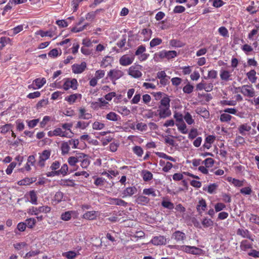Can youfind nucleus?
<instances>
[{
	"label": "nucleus",
	"mask_w": 259,
	"mask_h": 259,
	"mask_svg": "<svg viewBox=\"0 0 259 259\" xmlns=\"http://www.w3.org/2000/svg\"><path fill=\"white\" fill-rule=\"evenodd\" d=\"M181 124H177L178 128L182 134H186L188 132L187 126L184 122H181Z\"/></svg>",
	"instance_id": "nucleus-43"
},
{
	"label": "nucleus",
	"mask_w": 259,
	"mask_h": 259,
	"mask_svg": "<svg viewBox=\"0 0 259 259\" xmlns=\"http://www.w3.org/2000/svg\"><path fill=\"white\" fill-rule=\"evenodd\" d=\"M79 111V118L83 119H89L92 118V115L89 113H85V110L84 108H80Z\"/></svg>",
	"instance_id": "nucleus-18"
},
{
	"label": "nucleus",
	"mask_w": 259,
	"mask_h": 259,
	"mask_svg": "<svg viewBox=\"0 0 259 259\" xmlns=\"http://www.w3.org/2000/svg\"><path fill=\"white\" fill-rule=\"evenodd\" d=\"M162 42V39L159 38H155L152 39L150 42L151 47H154L160 45Z\"/></svg>",
	"instance_id": "nucleus-53"
},
{
	"label": "nucleus",
	"mask_w": 259,
	"mask_h": 259,
	"mask_svg": "<svg viewBox=\"0 0 259 259\" xmlns=\"http://www.w3.org/2000/svg\"><path fill=\"white\" fill-rule=\"evenodd\" d=\"M29 196L30 198V202L33 204H37V197L36 192L34 190L30 191L29 192Z\"/></svg>",
	"instance_id": "nucleus-34"
},
{
	"label": "nucleus",
	"mask_w": 259,
	"mask_h": 259,
	"mask_svg": "<svg viewBox=\"0 0 259 259\" xmlns=\"http://www.w3.org/2000/svg\"><path fill=\"white\" fill-rule=\"evenodd\" d=\"M170 45L174 47L180 48L184 46L183 44L179 40L172 39L169 42Z\"/></svg>",
	"instance_id": "nucleus-48"
},
{
	"label": "nucleus",
	"mask_w": 259,
	"mask_h": 259,
	"mask_svg": "<svg viewBox=\"0 0 259 259\" xmlns=\"http://www.w3.org/2000/svg\"><path fill=\"white\" fill-rule=\"evenodd\" d=\"M73 213L72 211H67L61 214V219L65 221H68L71 218V214Z\"/></svg>",
	"instance_id": "nucleus-36"
},
{
	"label": "nucleus",
	"mask_w": 259,
	"mask_h": 259,
	"mask_svg": "<svg viewBox=\"0 0 259 259\" xmlns=\"http://www.w3.org/2000/svg\"><path fill=\"white\" fill-rule=\"evenodd\" d=\"M171 238L175 239L177 242H183L186 238V235L183 232L176 231L172 233Z\"/></svg>",
	"instance_id": "nucleus-10"
},
{
	"label": "nucleus",
	"mask_w": 259,
	"mask_h": 259,
	"mask_svg": "<svg viewBox=\"0 0 259 259\" xmlns=\"http://www.w3.org/2000/svg\"><path fill=\"white\" fill-rule=\"evenodd\" d=\"M203 163L206 167H210L213 165L214 160L211 158H207L203 161Z\"/></svg>",
	"instance_id": "nucleus-60"
},
{
	"label": "nucleus",
	"mask_w": 259,
	"mask_h": 259,
	"mask_svg": "<svg viewBox=\"0 0 259 259\" xmlns=\"http://www.w3.org/2000/svg\"><path fill=\"white\" fill-rule=\"evenodd\" d=\"M62 255L68 259H73L76 256V253L74 251H70L63 253Z\"/></svg>",
	"instance_id": "nucleus-54"
},
{
	"label": "nucleus",
	"mask_w": 259,
	"mask_h": 259,
	"mask_svg": "<svg viewBox=\"0 0 259 259\" xmlns=\"http://www.w3.org/2000/svg\"><path fill=\"white\" fill-rule=\"evenodd\" d=\"M63 88L64 90L67 91L69 89L76 90L77 88V81L75 78L70 79L66 78L63 85Z\"/></svg>",
	"instance_id": "nucleus-2"
},
{
	"label": "nucleus",
	"mask_w": 259,
	"mask_h": 259,
	"mask_svg": "<svg viewBox=\"0 0 259 259\" xmlns=\"http://www.w3.org/2000/svg\"><path fill=\"white\" fill-rule=\"evenodd\" d=\"M228 181L231 182L236 187H241L244 185V181H240L232 178H229Z\"/></svg>",
	"instance_id": "nucleus-31"
},
{
	"label": "nucleus",
	"mask_w": 259,
	"mask_h": 259,
	"mask_svg": "<svg viewBox=\"0 0 259 259\" xmlns=\"http://www.w3.org/2000/svg\"><path fill=\"white\" fill-rule=\"evenodd\" d=\"M16 166V163L15 162H11L9 166H8L7 169L6 170V172L7 175H10L12 174L13 169Z\"/></svg>",
	"instance_id": "nucleus-59"
},
{
	"label": "nucleus",
	"mask_w": 259,
	"mask_h": 259,
	"mask_svg": "<svg viewBox=\"0 0 259 259\" xmlns=\"http://www.w3.org/2000/svg\"><path fill=\"white\" fill-rule=\"evenodd\" d=\"M76 157L77 159L78 162H82L84 159H86L89 156L82 153H77L76 154Z\"/></svg>",
	"instance_id": "nucleus-49"
},
{
	"label": "nucleus",
	"mask_w": 259,
	"mask_h": 259,
	"mask_svg": "<svg viewBox=\"0 0 259 259\" xmlns=\"http://www.w3.org/2000/svg\"><path fill=\"white\" fill-rule=\"evenodd\" d=\"M35 219L33 218H29L25 221V223L26 224V226H27L29 228H32L34 226L36 223Z\"/></svg>",
	"instance_id": "nucleus-51"
},
{
	"label": "nucleus",
	"mask_w": 259,
	"mask_h": 259,
	"mask_svg": "<svg viewBox=\"0 0 259 259\" xmlns=\"http://www.w3.org/2000/svg\"><path fill=\"white\" fill-rule=\"evenodd\" d=\"M106 180L103 178H98L95 181L94 184L97 186H103L106 183Z\"/></svg>",
	"instance_id": "nucleus-57"
},
{
	"label": "nucleus",
	"mask_w": 259,
	"mask_h": 259,
	"mask_svg": "<svg viewBox=\"0 0 259 259\" xmlns=\"http://www.w3.org/2000/svg\"><path fill=\"white\" fill-rule=\"evenodd\" d=\"M136 128L138 130L142 132V131H145L147 130V126L145 123L140 122V123H138L136 125Z\"/></svg>",
	"instance_id": "nucleus-64"
},
{
	"label": "nucleus",
	"mask_w": 259,
	"mask_h": 259,
	"mask_svg": "<svg viewBox=\"0 0 259 259\" xmlns=\"http://www.w3.org/2000/svg\"><path fill=\"white\" fill-rule=\"evenodd\" d=\"M240 248L242 250H245L247 249L252 248V244L248 242L246 240H244L241 241L240 244Z\"/></svg>",
	"instance_id": "nucleus-38"
},
{
	"label": "nucleus",
	"mask_w": 259,
	"mask_h": 259,
	"mask_svg": "<svg viewBox=\"0 0 259 259\" xmlns=\"http://www.w3.org/2000/svg\"><path fill=\"white\" fill-rule=\"evenodd\" d=\"M64 194L61 191L57 192L54 196V200L58 203L60 202L63 198Z\"/></svg>",
	"instance_id": "nucleus-50"
},
{
	"label": "nucleus",
	"mask_w": 259,
	"mask_h": 259,
	"mask_svg": "<svg viewBox=\"0 0 259 259\" xmlns=\"http://www.w3.org/2000/svg\"><path fill=\"white\" fill-rule=\"evenodd\" d=\"M133 150L138 157H141L143 154V150L140 146H136L134 147Z\"/></svg>",
	"instance_id": "nucleus-41"
},
{
	"label": "nucleus",
	"mask_w": 259,
	"mask_h": 259,
	"mask_svg": "<svg viewBox=\"0 0 259 259\" xmlns=\"http://www.w3.org/2000/svg\"><path fill=\"white\" fill-rule=\"evenodd\" d=\"M128 74L134 78H139L142 76V73L139 70L138 66H132L128 69Z\"/></svg>",
	"instance_id": "nucleus-9"
},
{
	"label": "nucleus",
	"mask_w": 259,
	"mask_h": 259,
	"mask_svg": "<svg viewBox=\"0 0 259 259\" xmlns=\"http://www.w3.org/2000/svg\"><path fill=\"white\" fill-rule=\"evenodd\" d=\"M61 149L62 155H64L68 153L70 147L68 142H64L61 144Z\"/></svg>",
	"instance_id": "nucleus-27"
},
{
	"label": "nucleus",
	"mask_w": 259,
	"mask_h": 259,
	"mask_svg": "<svg viewBox=\"0 0 259 259\" xmlns=\"http://www.w3.org/2000/svg\"><path fill=\"white\" fill-rule=\"evenodd\" d=\"M54 31L51 28L50 30L44 31L42 30H39L36 32L37 35H40L41 37L49 36L53 37L54 35Z\"/></svg>",
	"instance_id": "nucleus-23"
},
{
	"label": "nucleus",
	"mask_w": 259,
	"mask_h": 259,
	"mask_svg": "<svg viewBox=\"0 0 259 259\" xmlns=\"http://www.w3.org/2000/svg\"><path fill=\"white\" fill-rule=\"evenodd\" d=\"M53 135L55 136H60L62 137H69L67 136V133L63 131L61 128H56L53 131Z\"/></svg>",
	"instance_id": "nucleus-21"
},
{
	"label": "nucleus",
	"mask_w": 259,
	"mask_h": 259,
	"mask_svg": "<svg viewBox=\"0 0 259 259\" xmlns=\"http://www.w3.org/2000/svg\"><path fill=\"white\" fill-rule=\"evenodd\" d=\"M123 75V72L119 70H111L108 73V76L112 80L119 79Z\"/></svg>",
	"instance_id": "nucleus-13"
},
{
	"label": "nucleus",
	"mask_w": 259,
	"mask_h": 259,
	"mask_svg": "<svg viewBox=\"0 0 259 259\" xmlns=\"http://www.w3.org/2000/svg\"><path fill=\"white\" fill-rule=\"evenodd\" d=\"M158 55L160 58H165L167 59H170L176 57L177 56V53L175 51L163 50L160 52Z\"/></svg>",
	"instance_id": "nucleus-5"
},
{
	"label": "nucleus",
	"mask_w": 259,
	"mask_h": 259,
	"mask_svg": "<svg viewBox=\"0 0 259 259\" xmlns=\"http://www.w3.org/2000/svg\"><path fill=\"white\" fill-rule=\"evenodd\" d=\"M160 118H166L170 116L171 112L169 107H158L157 109Z\"/></svg>",
	"instance_id": "nucleus-7"
},
{
	"label": "nucleus",
	"mask_w": 259,
	"mask_h": 259,
	"mask_svg": "<svg viewBox=\"0 0 259 259\" xmlns=\"http://www.w3.org/2000/svg\"><path fill=\"white\" fill-rule=\"evenodd\" d=\"M154 245H165L166 243V239L163 236H157L154 237L150 241Z\"/></svg>",
	"instance_id": "nucleus-11"
},
{
	"label": "nucleus",
	"mask_w": 259,
	"mask_h": 259,
	"mask_svg": "<svg viewBox=\"0 0 259 259\" xmlns=\"http://www.w3.org/2000/svg\"><path fill=\"white\" fill-rule=\"evenodd\" d=\"M96 15V12H91L86 15L85 19L88 21H92L95 19Z\"/></svg>",
	"instance_id": "nucleus-62"
},
{
	"label": "nucleus",
	"mask_w": 259,
	"mask_h": 259,
	"mask_svg": "<svg viewBox=\"0 0 259 259\" xmlns=\"http://www.w3.org/2000/svg\"><path fill=\"white\" fill-rule=\"evenodd\" d=\"M109 200L110 204L125 206L127 204V202L124 200L119 198H109Z\"/></svg>",
	"instance_id": "nucleus-17"
},
{
	"label": "nucleus",
	"mask_w": 259,
	"mask_h": 259,
	"mask_svg": "<svg viewBox=\"0 0 259 259\" xmlns=\"http://www.w3.org/2000/svg\"><path fill=\"white\" fill-rule=\"evenodd\" d=\"M218 76V72L215 70H211L208 71L207 78L209 79H215Z\"/></svg>",
	"instance_id": "nucleus-58"
},
{
	"label": "nucleus",
	"mask_w": 259,
	"mask_h": 259,
	"mask_svg": "<svg viewBox=\"0 0 259 259\" xmlns=\"http://www.w3.org/2000/svg\"><path fill=\"white\" fill-rule=\"evenodd\" d=\"M89 125V122L87 123L84 121H79L77 122L75 127L77 128H81V129H85L87 127H88Z\"/></svg>",
	"instance_id": "nucleus-56"
},
{
	"label": "nucleus",
	"mask_w": 259,
	"mask_h": 259,
	"mask_svg": "<svg viewBox=\"0 0 259 259\" xmlns=\"http://www.w3.org/2000/svg\"><path fill=\"white\" fill-rule=\"evenodd\" d=\"M150 199L147 197L140 195L137 199V202L138 204H147L149 202Z\"/></svg>",
	"instance_id": "nucleus-33"
},
{
	"label": "nucleus",
	"mask_w": 259,
	"mask_h": 259,
	"mask_svg": "<svg viewBox=\"0 0 259 259\" xmlns=\"http://www.w3.org/2000/svg\"><path fill=\"white\" fill-rule=\"evenodd\" d=\"M200 207L202 210H205L206 208V202L203 199L200 200L199 201L198 204L197 205V211H199L200 213H201V212L200 211Z\"/></svg>",
	"instance_id": "nucleus-35"
},
{
	"label": "nucleus",
	"mask_w": 259,
	"mask_h": 259,
	"mask_svg": "<svg viewBox=\"0 0 259 259\" xmlns=\"http://www.w3.org/2000/svg\"><path fill=\"white\" fill-rule=\"evenodd\" d=\"M194 87L189 83L186 84L183 89V91L185 93L190 94L193 91Z\"/></svg>",
	"instance_id": "nucleus-52"
},
{
	"label": "nucleus",
	"mask_w": 259,
	"mask_h": 259,
	"mask_svg": "<svg viewBox=\"0 0 259 259\" xmlns=\"http://www.w3.org/2000/svg\"><path fill=\"white\" fill-rule=\"evenodd\" d=\"M51 211V208L48 206H42L39 207H32L30 209L29 213L31 215H37L39 212L48 213Z\"/></svg>",
	"instance_id": "nucleus-4"
},
{
	"label": "nucleus",
	"mask_w": 259,
	"mask_h": 259,
	"mask_svg": "<svg viewBox=\"0 0 259 259\" xmlns=\"http://www.w3.org/2000/svg\"><path fill=\"white\" fill-rule=\"evenodd\" d=\"M68 165L66 164H64L60 169L57 171L56 173L57 174V175H62L63 176H65L68 171Z\"/></svg>",
	"instance_id": "nucleus-37"
},
{
	"label": "nucleus",
	"mask_w": 259,
	"mask_h": 259,
	"mask_svg": "<svg viewBox=\"0 0 259 259\" xmlns=\"http://www.w3.org/2000/svg\"><path fill=\"white\" fill-rule=\"evenodd\" d=\"M250 130L251 126L246 123L241 125L238 128L239 132L242 135H244L245 132H249Z\"/></svg>",
	"instance_id": "nucleus-29"
},
{
	"label": "nucleus",
	"mask_w": 259,
	"mask_h": 259,
	"mask_svg": "<svg viewBox=\"0 0 259 259\" xmlns=\"http://www.w3.org/2000/svg\"><path fill=\"white\" fill-rule=\"evenodd\" d=\"M231 75L230 72L228 70H221L220 71V77L222 80L228 81L230 80Z\"/></svg>",
	"instance_id": "nucleus-20"
},
{
	"label": "nucleus",
	"mask_w": 259,
	"mask_h": 259,
	"mask_svg": "<svg viewBox=\"0 0 259 259\" xmlns=\"http://www.w3.org/2000/svg\"><path fill=\"white\" fill-rule=\"evenodd\" d=\"M251 192L252 190L250 187H244L240 190V193L244 195H250Z\"/></svg>",
	"instance_id": "nucleus-63"
},
{
	"label": "nucleus",
	"mask_w": 259,
	"mask_h": 259,
	"mask_svg": "<svg viewBox=\"0 0 259 259\" xmlns=\"http://www.w3.org/2000/svg\"><path fill=\"white\" fill-rule=\"evenodd\" d=\"M202 224L205 228H207L213 225V222L210 219L204 218L202 221Z\"/></svg>",
	"instance_id": "nucleus-45"
},
{
	"label": "nucleus",
	"mask_w": 259,
	"mask_h": 259,
	"mask_svg": "<svg viewBox=\"0 0 259 259\" xmlns=\"http://www.w3.org/2000/svg\"><path fill=\"white\" fill-rule=\"evenodd\" d=\"M13 5V4L12 3V1H9L7 5L4 8L3 12H2V15L3 16L6 14V12L12 9Z\"/></svg>",
	"instance_id": "nucleus-61"
},
{
	"label": "nucleus",
	"mask_w": 259,
	"mask_h": 259,
	"mask_svg": "<svg viewBox=\"0 0 259 259\" xmlns=\"http://www.w3.org/2000/svg\"><path fill=\"white\" fill-rule=\"evenodd\" d=\"M36 178H26L18 182L19 185H28L35 182Z\"/></svg>",
	"instance_id": "nucleus-22"
},
{
	"label": "nucleus",
	"mask_w": 259,
	"mask_h": 259,
	"mask_svg": "<svg viewBox=\"0 0 259 259\" xmlns=\"http://www.w3.org/2000/svg\"><path fill=\"white\" fill-rule=\"evenodd\" d=\"M98 213V211L94 210L87 211L83 214L82 218L89 220H94L97 217Z\"/></svg>",
	"instance_id": "nucleus-16"
},
{
	"label": "nucleus",
	"mask_w": 259,
	"mask_h": 259,
	"mask_svg": "<svg viewBox=\"0 0 259 259\" xmlns=\"http://www.w3.org/2000/svg\"><path fill=\"white\" fill-rule=\"evenodd\" d=\"M184 119L188 124H192L194 123V120L192 118L191 115L189 113L187 112L184 116Z\"/></svg>",
	"instance_id": "nucleus-46"
},
{
	"label": "nucleus",
	"mask_w": 259,
	"mask_h": 259,
	"mask_svg": "<svg viewBox=\"0 0 259 259\" xmlns=\"http://www.w3.org/2000/svg\"><path fill=\"white\" fill-rule=\"evenodd\" d=\"M181 250L187 253L194 255H200L202 252V250L198 247L189 245L181 246Z\"/></svg>",
	"instance_id": "nucleus-1"
},
{
	"label": "nucleus",
	"mask_w": 259,
	"mask_h": 259,
	"mask_svg": "<svg viewBox=\"0 0 259 259\" xmlns=\"http://www.w3.org/2000/svg\"><path fill=\"white\" fill-rule=\"evenodd\" d=\"M78 97V94H72L68 97H66L65 99L66 101L69 103V104H72L74 103L76 100L77 99Z\"/></svg>",
	"instance_id": "nucleus-40"
},
{
	"label": "nucleus",
	"mask_w": 259,
	"mask_h": 259,
	"mask_svg": "<svg viewBox=\"0 0 259 259\" xmlns=\"http://www.w3.org/2000/svg\"><path fill=\"white\" fill-rule=\"evenodd\" d=\"M232 116L226 113H223L220 116V120L222 122H229L231 120Z\"/></svg>",
	"instance_id": "nucleus-47"
},
{
	"label": "nucleus",
	"mask_w": 259,
	"mask_h": 259,
	"mask_svg": "<svg viewBox=\"0 0 259 259\" xmlns=\"http://www.w3.org/2000/svg\"><path fill=\"white\" fill-rule=\"evenodd\" d=\"M256 71L254 70H251L247 73L246 75L248 79L252 82L254 83L256 80Z\"/></svg>",
	"instance_id": "nucleus-28"
},
{
	"label": "nucleus",
	"mask_w": 259,
	"mask_h": 259,
	"mask_svg": "<svg viewBox=\"0 0 259 259\" xmlns=\"http://www.w3.org/2000/svg\"><path fill=\"white\" fill-rule=\"evenodd\" d=\"M161 205L163 207L169 209H172L174 208V204L169 201H162L161 202Z\"/></svg>",
	"instance_id": "nucleus-42"
},
{
	"label": "nucleus",
	"mask_w": 259,
	"mask_h": 259,
	"mask_svg": "<svg viewBox=\"0 0 259 259\" xmlns=\"http://www.w3.org/2000/svg\"><path fill=\"white\" fill-rule=\"evenodd\" d=\"M137 189L135 187H130L125 189L122 192V198H125L126 197H131L133 194L136 193Z\"/></svg>",
	"instance_id": "nucleus-14"
},
{
	"label": "nucleus",
	"mask_w": 259,
	"mask_h": 259,
	"mask_svg": "<svg viewBox=\"0 0 259 259\" xmlns=\"http://www.w3.org/2000/svg\"><path fill=\"white\" fill-rule=\"evenodd\" d=\"M237 234L241 236L243 238H246L253 241L254 239L252 238L249 231L247 229H238L237 231Z\"/></svg>",
	"instance_id": "nucleus-15"
},
{
	"label": "nucleus",
	"mask_w": 259,
	"mask_h": 259,
	"mask_svg": "<svg viewBox=\"0 0 259 259\" xmlns=\"http://www.w3.org/2000/svg\"><path fill=\"white\" fill-rule=\"evenodd\" d=\"M156 155L158 156L159 157L163 158L165 159H167L170 160L173 162H176V160L175 158L166 155L165 153L163 152H157L155 153Z\"/></svg>",
	"instance_id": "nucleus-32"
},
{
	"label": "nucleus",
	"mask_w": 259,
	"mask_h": 259,
	"mask_svg": "<svg viewBox=\"0 0 259 259\" xmlns=\"http://www.w3.org/2000/svg\"><path fill=\"white\" fill-rule=\"evenodd\" d=\"M134 59V56L130 57L127 55H124L120 57L119 61L120 65L126 66L131 65L133 62Z\"/></svg>",
	"instance_id": "nucleus-8"
},
{
	"label": "nucleus",
	"mask_w": 259,
	"mask_h": 259,
	"mask_svg": "<svg viewBox=\"0 0 259 259\" xmlns=\"http://www.w3.org/2000/svg\"><path fill=\"white\" fill-rule=\"evenodd\" d=\"M170 99L167 95H165L160 100V104L158 107H170Z\"/></svg>",
	"instance_id": "nucleus-19"
},
{
	"label": "nucleus",
	"mask_w": 259,
	"mask_h": 259,
	"mask_svg": "<svg viewBox=\"0 0 259 259\" xmlns=\"http://www.w3.org/2000/svg\"><path fill=\"white\" fill-rule=\"evenodd\" d=\"M50 156V152L49 150H45L39 156V160L38 164L40 166L43 167L45 165V161L48 159Z\"/></svg>",
	"instance_id": "nucleus-12"
},
{
	"label": "nucleus",
	"mask_w": 259,
	"mask_h": 259,
	"mask_svg": "<svg viewBox=\"0 0 259 259\" xmlns=\"http://www.w3.org/2000/svg\"><path fill=\"white\" fill-rule=\"evenodd\" d=\"M143 193L145 195H151L153 197H156L157 196L155 190L152 188L148 189H144L143 190Z\"/></svg>",
	"instance_id": "nucleus-39"
},
{
	"label": "nucleus",
	"mask_w": 259,
	"mask_h": 259,
	"mask_svg": "<svg viewBox=\"0 0 259 259\" xmlns=\"http://www.w3.org/2000/svg\"><path fill=\"white\" fill-rule=\"evenodd\" d=\"M247 88H250V86L247 85H244L241 87L237 88L236 89L239 91L244 96L253 97L255 95V92L253 89H248Z\"/></svg>",
	"instance_id": "nucleus-3"
},
{
	"label": "nucleus",
	"mask_w": 259,
	"mask_h": 259,
	"mask_svg": "<svg viewBox=\"0 0 259 259\" xmlns=\"http://www.w3.org/2000/svg\"><path fill=\"white\" fill-rule=\"evenodd\" d=\"M196 112L197 114L201 115V116L204 118H208L209 116V112L203 107H198Z\"/></svg>",
	"instance_id": "nucleus-24"
},
{
	"label": "nucleus",
	"mask_w": 259,
	"mask_h": 259,
	"mask_svg": "<svg viewBox=\"0 0 259 259\" xmlns=\"http://www.w3.org/2000/svg\"><path fill=\"white\" fill-rule=\"evenodd\" d=\"M105 126L104 123L99 122L98 121H95L93 124V128L96 130H100L103 129Z\"/></svg>",
	"instance_id": "nucleus-55"
},
{
	"label": "nucleus",
	"mask_w": 259,
	"mask_h": 259,
	"mask_svg": "<svg viewBox=\"0 0 259 259\" xmlns=\"http://www.w3.org/2000/svg\"><path fill=\"white\" fill-rule=\"evenodd\" d=\"M249 220L250 222L259 225V216L253 214H250L249 215Z\"/></svg>",
	"instance_id": "nucleus-44"
},
{
	"label": "nucleus",
	"mask_w": 259,
	"mask_h": 259,
	"mask_svg": "<svg viewBox=\"0 0 259 259\" xmlns=\"http://www.w3.org/2000/svg\"><path fill=\"white\" fill-rule=\"evenodd\" d=\"M33 83L35 84V86L39 89L41 88L46 82V80L45 78H36L33 81Z\"/></svg>",
	"instance_id": "nucleus-30"
},
{
	"label": "nucleus",
	"mask_w": 259,
	"mask_h": 259,
	"mask_svg": "<svg viewBox=\"0 0 259 259\" xmlns=\"http://www.w3.org/2000/svg\"><path fill=\"white\" fill-rule=\"evenodd\" d=\"M106 118L107 119L113 121H117L120 119L119 116L113 112H110L108 113L106 116Z\"/></svg>",
	"instance_id": "nucleus-26"
},
{
	"label": "nucleus",
	"mask_w": 259,
	"mask_h": 259,
	"mask_svg": "<svg viewBox=\"0 0 259 259\" xmlns=\"http://www.w3.org/2000/svg\"><path fill=\"white\" fill-rule=\"evenodd\" d=\"M87 68V63L82 62L81 64H74L72 66V72L75 74H79L83 72Z\"/></svg>",
	"instance_id": "nucleus-6"
},
{
	"label": "nucleus",
	"mask_w": 259,
	"mask_h": 259,
	"mask_svg": "<svg viewBox=\"0 0 259 259\" xmlns=\"http://www.w3.org/2000/svg\"><path fill=\"white\" fill-rule=\"evenodd\" d=\"M143 179L144 181L147 182L150 181L153 178L152 174L149 170H144L142 171Z\"/></svg>",
	"instance_id": "nucleus-25"
}]
</instances>
